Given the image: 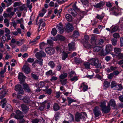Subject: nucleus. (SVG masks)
I'll return each mask as SVG.
<instances>
[{
	"instance_id": "nucleus-21",
	"label": "nucleus",
	"mask_w": 123,
	"mask_h": 123,
	"mask_svg": "<svg viewBox=\"0 0 123 123\" xmlns=\"http://www.w3.org/2000/svg\"><path fill=\"white\" fill-rule=\"evenodd\" d=\"M7 91H6L5 90H3L0 92V99L2 98H4L6 94Z\"/></svg>"
},
{
	"instance_id": "nucleus-63",
	"label": "nucleus",
	"mask_w": 123,
	"mask_h": 123,
	"mask_svg": "<svg viewBox=\"0 0 123 123\" xmlns=\"http://www.w3.org/2000/svg\"><path fill=\"white\" fill-rule=\"evenodd\" d=\"M57 27L59 30L62 29L63 28L62 24L61 23L59 24L58 25H57Z\"/></svg>"
},
{
	"instance_id": "nucleus-55",
	"label": "nucleus",
	"mask_w": 123,
	"mask_h": 123,
	"mask_svg": "<svg viewBox=\"0 0 123 123\" xmlns=\"http://www.w3.org/2000/svg\"><path fill=\"white\" fill-rule=\"evenodd\" d=\"M21 2H15L14 3L13 6L15 7L18 6H19L20 5Z\"/></svg>"
},
{
	"instance_id": "nucleus-16",
	"label": "nucleus",
	"mask_w": 123,
	"mask_h": 123,
	"mask_svg": "<svg viewBox=\"0 0 123 123\" xmlns=\"http://www.w3.org/2000/svg\"><path fill=\"white\" fill-rule=\"evenodd\" d=\"M68 11L69 13H71L73 16H75L77 14V12L74 9L70 8Z\"/></svg>"
},
{
	"instance_id": "nucleus-53",
	"label": "nucleus",
	"mask_w": 123,
	"mask_h": 123,
	"mask_svg": "<svg viewBox=\"0 0 123 123\" xmlns=\"http://www.w3.org/2000/svg\"><path fill=\"white\" fill-rule=\"evenodd\" d=\"M46 44H47L43 42L41 43L40 44V49H43L44 47Z\"/></svg>"
},
{
	"instance_id": "nucleus-3",
	"label": "nucleus",
	"mask_w": 123,
	"mask_h": 123,
	"mask_svg": "<svg viewBox=\"0 0 123 123\" xmlns=\"http://www.w3.org/2000/svg\"><path fill=\"white\" fill-rule=\"evenodd\" d=\"M29 64L26 63L24 65L22 68V70L25 73L28 74L31 71V69L29 67Z\"/></svg>"
},
{
	"instance_id": "nucleus-49",
	"label": "nucleus",
	"mask_w": 123,
	"mask_h": 123,
	"mask_svg": "<svg viewBox=\"0 0 123 123\" xmlns=\"http://www.w3.org/2000/svg\"><path fill=\"white\" fill-rule=\"evenodd\" d=\"M117 85V84L116 83L115 81H112L111 83V88H113L114 87H115Z\"/></svg>"
},
{
	"instance_id": "nucleus-2",
	"label": "nucleus",
	"mask_w": 123,
	"mask_h": 123,
	"mask_svg": "<svg viewBox=\"0 0 123 123\" xmlns=\"http://www.w3.org/2000/svg\"><path fill=\"white\" fill-rule=\"evenodd\" d=\"M90 64L92 66H95L96 68H99L101 66L99 60L95 58H92L90 61Z\"/></svg>"
},
{
	"instance_id": "nucleus-44",
	"label": "nucleus",
	"mask_w": 123,
	"mask_h": 123,
	"mask_svg": "<svg viewBox=\"0 0 123 123\" xmlns=\"http://www.w3.org/2000/svg\"><path fill=\"white\" fill-rule=\"evenodd\" d=\"M68 57V54L67 53L63 52L62 53V59L63 60H65L66 58Z\"/></svg>"
},
{
	"instance_id": "nucleus-22",
	"label": "nucleus",
	"mask_w": 123,
	"mask_h": 123,
	"mask_svg": "<svg viewBox=\"0 0 123 123\" xmlns=\"http://www.w3.org/2000/svg\"><path fill=\"white\" fill-rule=\"evenodd\" d=\"M30 0H27V1L26 5L27 7L29 8L30 12L31 11V8H32V4H30Z\"/></svg>"
},
{
	"instance_id": "nucleus-14",
	"label": "nucleus",
	"mask_w": 123,
	"mask_h": 123,
	"mask_svg": "<svg viewBox=\"0 0 123 123\" xmlns=\"http://www.w3.org/2000/svg\"><path fill=\"white\" fill-rule=\"evenodd\" d=\"M110 107L109 106H106L102 109V111L104 113H108L110 111Z\"/></svg>"
},
{
	"instance_id": "nucleus-18",
	"label": "nucleus",
	"mask_w": 123,
	"mask_h": 123,
	"mask_svg": "<svg viewBox=\"0 0 123 123\" xmlns=\"http://www.w3.org/2000/svg\"><path fill=\"white\" fill-rule=\"evenodd\" d=\"M23 100L24 102L26 103H30L31 102V101L30 100V98L27 97H24Z\"/></svg>"
},
{
	"instance_id": "nucleus-45",
	"label": "nucleus",
	"mask_w": 123,
	"mask_h": 123,
	"mask_svg": "<svg viewBox=\"0 0 123 123\" xmlns=\"http://www.w3.org/2000/svg\"><path fill=\"white\" fill-rule=\"evenodd\" d=\"M12 109V107L10 105H7L6 108V110L9 111H11Z\"/></svg>"
},
{
	"instance_id": "nucleus-41",
	"label": "nucleus",
	"mask_w": 123,
	"mask_h": 123,
	"mask_svg": "<svg viewBox=\"0 0 123 123\" xmlns=\"http://www.w3.org/2000/svg\"><path fill=\"white\" fill-rule=\"evenodd\" d=\"M108 53L106 50L105 51L104 50L102 49L100 55H101L104 56L106 55Z\"/></svg>"
},
{
	"instance_id": "nucleus-5",
	"label": "nucleus",
	"mask_w": 123,
	"mask_h": 123,
	"mask_svg": "<svg viewBox=\"0 0 123 123\" xmlns=\"http://www.w3.org/2000/svg\"><path fill=\"white\" fill-rule=\"evenodd\" d=\"M21 107L24 114H26L28 112L29 109L28 106L24 104H22L21 105Z\"/></svg>"
},
{
	"instance_id": "nucleus-19",
	"label": "nucleus",
	"mask_w": 123,
	"mask_h": 123,
	"mask_svg": "<svg viewBox=\"0 0 123 123\" xmlns=\"http://www.w3.org/2000/svg\"><path fill=\"white\" fill-rule=\"evenodd\" d=\"M105 3L103 2H100L97 4L94 5V6L97 8H100L101 7L103 6L105 4Z\"/></svg>"
},
{
	"instance_id": "nucleus-25",
	"label": "nucleus",
	"mask_w": 123,
	"mask_h": 123,
	"mask_svg": "<svg viewBox=\"0 0 123 123\" xmlns=\"http://www.w3.org/2000/svg\"><path fill=\"white\" fill-rule=\"evenodd\" d=\"M53 108L54 111H56L59 109L60 107L57 104L55 103L54 104Z\"/></svg>"
},
{
	"instance_id": "nucleus-29",
	"label": "nucleus",
	"mask_w": 123,
	"mask_h": 123,
	"mask_svg": "<svg viewBox=\"0 0 123 123\" xmlns=\"http://www.w3.org/2000/svg\"><path fill=\"white\" fill-rule=\"evenodd\" d=\"M74 61L75 63L77 64L80 63L82 62V61L79 58H77L76 57H75L74 58Z\"/></svg>"
},
{
	"instance_id": "nucleus-35",
	"label": "nucleus",
	"mask_w": 123,
	"mask_h": 123,
	"mask_svg": "<svg viewBox=\"0 0 123 123\" xmlns=\"http://www.w3.org/2000/svg\"><path fill=\"white\" fill-rule=\"evenodd\" d=\"M44 83L43 82H41L38 84H36V86L39 88H41L43 87L44 86Z\"/></svg>"
},
{
	"instance_id": "nucleus-61",
	"label": "nucleus",
	"mask_w": 123,
	"mask_h": 123,
	"mask_svg": "<svg viewBox=\"0 0 123 123\" xmlns=\"http://www.w3.org/2000/svg\"><path fill=\"white\" fill-rule=\"evenodd\" d=\"M16 21L18 23L21 24L23 22V19L22 18H21L17 20Z\"/></svg>"
},
{
	"instance_id": "nucleus-62",
	"label": "nucleus",
	"mask_w": 123,
	"mask_h": 123,
	"mask_svg": "<svg viewBox=\"0 0 123 123\" xmlns=\"http://www.w3.org/2000/svg\"><path fill=\"white\" fill-rule=\"evenodd\" d=\"M81 1L84 5L87 4L88 3V0H81Z\"/></svg>"
},
{
	"instance_id": "nucleus-42",
	"label": "nucleus",
	"mask_w": 123,
	"mask_h": 123,
	"mask_svg": "<svg viewBox=\"0 0 123 123\" xmlns=\"http://www.w3.org/2000/svg\"><path fill=\"white\" fill-rule=\"evenodd\" d=\"M117 39H116L114 38L112 39L111 40V41L112 44L114 46L116 45L117 44Z\"/></svg>"
},
{
	"instance_id": "nucleus-51",
	"label": "nucleus",
	"mask_w": 123,
	"mask_h": 123,
	"mask_svg": "<svg viewBox=\"0 0 123 123\" xmlns=\"http://www.w3.org/2000/svg\"><path fill=\"white\" fill-rule=\"evenodd\" d=\"M56 51L58 52L61 53L62 52L61 48L60 46H57L55 48Z\"/></svg>"
},
{
	"instance_id": "nucleus-58",
	"label": "nucleus",
	"mask_w": 123,
	"mask_h": 123,
	"mask_svg": "<svg viewBox=\"0 0 123 123\" xmlns=\"http://www.w3.org/2000/svg\"><path fill=\"white\" fill-rule=\"evenodd\" d=\"M39 121V120L38 119L35 118L33 119L32 122V123H38Z\"/></svg>"
},
{
	"instance_id": "nucleus-9",
	"label": "nucleus",
	"mask_w": 123,
	"mask_h": 123,
	"mask_svg": "<svg viewBox=\"0 0 123 123\" xmlns=\"http://www.w3.org/2000/svg\"><path fill=\"white\" fill-rule=\"evenodd\" d=\"M45 51L46 52L50 55L54 54L55 52V50L53 48L49 47L46 48Z\"/></svg>"
},
{
	"instance_id": "nucleus-48",
	"label": "nucleus",
	"mask_w": 123,
	"mask_h": 123,
	"mask_svg": "<svg viewBox=\"0 0 123 123\" xmlns=\"http://www.w3.org/2000/svg\"><path fill=\"white\" fill-rule=\"evenodd\" d=\"M48 65L52 68H54L55 66L54 62L52 61L48 63Z\"/></svg>"
},
{
	"instance_id": "nucleus-40",
	"label": "nucleus",
	"mask_w": 123,
	"mask_h": 123,
	"mask_svg": "<svg viewBox=\"0 0 123 123\" xmlns=\"http://www.w3.org/2000/svg\"><path fill=\"white\" fill-rule=\"evenodd\" d=\"M89 39V37L88 36L86 35L84 36V38L83 39V40L85 42H88Z\"/></svg>"
},
{
	"instance_id": "nucleus-27",
	"label": "nucleus",
	"mask_w": 123,
	"mask_h": 123,
	"mask_svg": "<svg viewBox=\"0 0 123 123\" xmlns=\"http://www.w3.org/2000/svg\"><path fill=\"white\" fill-rule=\"evenodd\" d=\"M66 18L67 20L69 21H71L72 20V16L69 14H67L66 15Z\"/></svg>"
},
{
	"instance_id": "nucleus-56",
	"label": "nucleus",
	"mask_w": 123,
	"mask_h": 123,
	"mask_svg": "<svg viewBox=\"0 0 123 123\" xmlns=\"http://www.w3.org/2000/svg\"><path fill=\"white\" fill-rule=\"evenodd\" d=\"M82 85H83V91H85L88 89V86H87L85 85L84 83H82Z\"/></svg>"
},
{
	"instance_id": "nucleus-28",
	"label": "nucleus",
	"mask_w": 123,
	"mask_h": 123,
	"mask_svg": "<svg viewBox=\"0 0 123 123\" xmlns=\"http://www.w3.org/2000/svg\"><path fill=\"white\" fill-rule=\"evenodd\" d=\"M57 39L61 41H64L65 40L64 37L61 35H58L56 36Z\"/></svg>"
},
{
	"instance_id": "nucleus-20",
	"label": "nucleus",
	"mask_w": 123,
	"mask_h": 123,
	"mask_svg": "<svg viewBox=\"0 0 123 123\" xmlns=\"http://www.w3.org/2000/svg\"><path fill=\"white\" fill-rule=\"evenodd\" d=\"M47 102V101H46L43 103L39 107V109L41 111H43L45 107V104Z\"/></svg>"
},
{
	"instance_id": "nucleus-1",
	"label": "nucleus",
	"mask_w": 123,
	"mask_h": 123,
	"mask_svg": "<svg viewBox=\"0 0 123 123\" xmlns=\"http://www.w3.org/2000/svg\"><path fill=\"white\" fill-rule=\"evenodd\" d=\"M86 114L85 112H82L80 113H77L75 116V120L77 122L80 121V120L82 121L84 120Z\"/></svg>"
},
{
	"instance_id": "nucleus-57",
	"label": "nucleus",
	"mask_w": 123,
	"mask_h": 123,
	"mask_svg": "<svg viewBox=\"0 0 123 123\" xmlns=\"http://www.w3.org/2000/svg\"><path fill=\"white\" fill-rule=\"evenodd\" d=\"M67 79H65L63 80H61L60 81L61 82V83L62 85H65L67 82Z\"/></svg>"
},
{
	"instance_id": "nucleus-24",
	"label": "nucleus",
	"mask_w": 123,
	"mask_h": 123,
	"mask_svg": "<svg viewBox=\"0 0 123 123\" xmlns=\"http://www.w3.org/2000/svg\"><path fill=\"white\" fill-rule=\"evenodd\" d=\"M119 29V27L117 25H116L114 26L112 29L111 31V32L112 33L114 32L117 31Z\"/></svg>"
},
{
	"instance_id": "nucleus-33",
	"label": "nucleus",
	"mask_w": 123,
	"mask_h": 123,
	"mask_svg": "<svg viewBox=\"0 0 123 123\" xmlns=\"http://www.w3.org/2000/svg\"><path fill=\"white\" fill-rule=\"evenodd\" d=\"M104 16V13H102L101 15L97 14L96 17V18L100 20H102Z\"/></svg>"
},
{
	"instance_id": "nucleus-11",
	"label": "nucleus",
	"mask_w": 123,
	"mask_h": 123,
	"mask_svg": "<svg viewBox=\"0 0 123 123\" xmlns=\"http://www.w3.org/2000/svg\"><path fill=\"white\" fill-rule=\"evenodd\" d=\"M74 30V28L73 26L70 23L66 25V31L67 32H69L72 31Z\"/></svg>"
},
{
	"instance_id": "nucleus-34",
	"label": "nucleus",
	"mask_w": 123,
	"mask_h": 123,
	"mask_svg": "<svg viewBox=\"0 0 123 123\" xmlns=\"http://www.w3.org/2000/svg\"><path fill=\"white\" fill-rule=\"evenodd\" d=\"M101 49V48L99 46H96L93 48V50L95 52H98Z\"/></svg>"
},
{
	"instance_id": "nucleus-10",
	"label": "nucleus",
	"mask_w": 123,
	"mask_h": 123,
	"mask_svg": "<svg viewBox=\"0 0 123 123\" xmlns=\"http://www.w3.org/2000/svg\"><path fill=\"white\" fill-rule=\"evenodd\" d=\"M18 76V79L21 83L25 81V77L22 73H19Z\"/></svg>"
},
{
	"instance_id": "nucleus-38",
	"label": "nucleus",
	"mask_w": 123,
	"mask_h": 123,
	"mask_svg": "<svg viewBox=\"0 0 123 123\" xmlns=\"http://www.w3.org/2000/svg\"><path fill=\"white\" fill-rule=\"evenodd\" d=\"M113 36L114 37V38L117 39V38H119L120 36L119 33H115L113 34Z\"/></svg>"
},
{
	"instance_id": "nucleus-17",
	"label": "nucleus",
	"mask_w": 123,
	"mask_h": 123,
	"mask_svg": "<svg viewBox=\"0 0 123 123\" xmlns=\"http://www.w3.org/2000/svg\"><path fill=\"white\" fill-rule=\"evenodd\" d=\"M112 49V46L111 45L108 44L106 46L105 50L108 53H109Z\"/></svg>"
},
{
	"instance_id": "nucleus-26",
	"label": "nucleus",
	"mask_w": 123,
	"mask_h": 123,
	"mask_svg": "<svg viewBox=\"0 0 123 123\" xmlns=\"http://www.w3.org/2000/svg\"><path fill=\"white\" fill-rule=\"evenodd\" d=\"M79 36V34L78 32L76 31H74L73 34V37L74 38H77Z\"/></svg>"
},
{
	"instance_id": "nucleus-60",
	"label": "nucleus",
	"mask_w": 123,
	"mask_h": 123,
	"mask_svg": "<svg viewBox=\"0 0 123 123\" xmlns=\"http://www.w3.org/2000/svg\"><path fill=\"white\" fill-rule=\"evenodd\" d=\"M5 31L6 33V34H10V31L9 29L7 28H5Z\"/></svg>"
},
{
	"instance_id": "nucleus-52",
	"label": "nucleus",
	"mask_w": 123,
	"mask_h": 123,
	"mask_svg": "<svg viewBox=\"0 0 123 123\" xmlns=\"http://www.w3.org/2000/svg\"><path fill=\"white\" fill-rule=\"evenodd\" d=\"M31 75L32 77L35 80H37L38 79V76L36 74L32 73Z\"/></svg>"
},
{
	"instance_id": "nucleus-32",
	"label": "nucleus",
	"mask_w": 123,
	"mask_h": 123,
	"mask_svg": "<svg viewBox=\"0 0 123 123\" xmlns=\"http://www.w3.org/2000/svg\"><path fill=\"white\" fill-rule=\"evenodd\" d=\"M123 89V87L121 84L117 85L115 87V89L116 90L120 91L121 90Z\"/></svg>"
},
{
	"instance_id": "nucleus-59",
	"label": "nucleus",
	"mask_w": 123,
	"mask_h": 123,
	"mask_svg": "<svg viewBox=\"0 0 123 123\" xmlns=\"http://www.w3.org/2000/svg\"><path fill=\"white\" fill-rule=\"evenodd\" d=\"M100 106L101 108L102 109L103 108L106 106L105 103V102H103L100 105Z\"/></svg>"
},
{
	"instance_id": "nucleus-54",
	"label": "nucleus",
	"mask_w": 123,
	"mask_h": 123,
	"mask_svg": "<svg viewBox=\"0 0 123 123\" xmlns=\"http://www.w3.org/2000/svg\"><path fill=\"white\" fill-rule=\"evenodd\" d=\"M47 44H49L50 46H53V42L51 40H47Z\"/></svg>"
},
{
	"instance_id": "nucleus-50",
	"label": "nucleus",
	"mask_w": 123,
	"mask_h": 123,
	"mask_svg": "<svg viewBox=\"0 0 123 123\" xmlns=\"http://www.w3.org/2000/svg\"><path fill=\"white\" fill-rule=\"evenodd\" d=\"M67 98L68 99V105H70V104L71 103L75 101L74 100L69 97Z\"/></svg>"
},
{
	"instance_id": "nucleus-46",
	"label": "nucleus",
	"mask_w": 123,
	"mask_h": 123,
	"mask_svg": "<svg viewBox=\"0 0 123 123\" xmlns=\"http://www.w3.org/2000/svg\"><path fill=\"white\" fill-rule=\"evenodd\" d=\"M117 58L118 59H121L123 58V54L121 53H119L116 55Z\"/></svg>"
},
{
	"instance_id": "nucleus-31",
	"label": "nucleus",
	"mask_w": 123,
	"mask_h": 123,
	"mask_svg": "<svg viewBox=\"0 0 123 123\" xmlns=\"http://www.w3.org/2000/svg\"><path fill=\"white\" fill-rule=\"evenodd\" d=\"M121 51V49L119 48H114V52L116 54H119L120 52Z\"/></svg>"
},
{
	"instance_id": "nucleus-36",
	"label": "nucleus",
	"mask_w": 123,
	"mask_h": 123,
	"mask_svg": "<svg viewBox=\"0 0 123 123\" xmlns=\"http://www.w3.org/2000/svg\"><path fill=\"white\" fill-rule=\"evenodd\" d=\"M90 63L89 62H86L84 63V65L86 69H90Z\"/></svg>"
},
{
	"instance_id": "nucleus-64",
	"label": "nucleus",
	"mask_w": 123,
	"mask_h": 123,
	"mask_svg": "<svg viewBox=\"0 0 123 123\" xmlns=\"http://www.w3.org/2000/svg\"><path fill=\"white\" fill-rule=\"evenodd\" d=\"M28 47L27 46L25 45H24L23 48H22V49L23 51H26L27 50Z\"/></svg>"
},
{
	"instance_id": "nucleus-8",
	"label": "nucleus",
	"mask_w": 123,
	"mask_h": 123,
	"mask_svg": "<svg viewBox=\"0 0 123 123\" xmlns=\"http://www.w3.org/2000/svg\"><path fill=\"white\" fill-rule=\"evenodd\" d=\"M93 111L95 117H98L101 114L99 108L97 106L95 107L93 110Z\"/></svg>"
},
{
	"instance_id": "nucleus-30",
	"label": "nucleus",
	"mask_w": 123,
	"mask_h": 123,
	"mask_svg": "<svg viewBox=\"0 0 123 123\" xmlns=\"http://www.w3.org/2000/svg\"><path fill=\"white\" fill-rule=\"evenodd\" d=\"M74 43H69L68 46L69 48V50H71L74 48Z\"/></svg>"
},
{
	"instance_id": "nucleus-12",
	"label": "nucleus",
	"mask_w": 123,
	"mask_h": 123,
	"mask_svg": "<svg viewBox=\"0 0 123 123\" xmlns=\"http://www.w3.org/2000/svg\"><path fill=\"white\" fill-rule=\"evenodd\" d=\"M37 60H36L32 64V65L35 67V64L36 63H38L40 65L42 66L43 65V60L41 58H37Z\"/></svg>"
},
{
	"instance_id": "nucleus-39",
	"label": "nucleus",
	"mask_w": 123,
	"mask_h": 123,
	"mask_svg": "<svg viewBox=\"0 0 123 123\" xmlns=\"http://www.w3.org/2000/svg\"><path fill=\"white\" fill-rule=\"evenodd\" d=\"M46 92L47 93L49 94V95H50L52 92V90L51 89H47L49 88V86H47L46 87Z\"/></svg>"
},
{
	"instance_id": "nucleus-7",
	"label": "nucleus",
	"mask_w": 123,
	"mask_h": 123,
	"mask_svg": "<svg viewBox=\"0 0 123 123\" xmlns=\"http://www.w3.org/2000/svg\"><path fill=\"white\" fill-rule=\"evenodd\" d=\"M35 56L37 58L44 57L46 56L45 53L43 51H40L39 52L35 54Z\"/></svg>"
},
{
	"instance_id": "nucleus-47",
	"label": "nucleus",
	"mask_w": 123,
	"mask_h": 123,
	"mask_svg": "<svg viewBox=\"0 0 123 123\" xmlns=\"http://www.w3.org/2000/svg\"><path fill=\"white\" fill-rule=\"evenodd\" d=\"M57 31L55 28H53L52 29L51 33L54 36H55L56 34Z\"/></svg>"
},
{
	"instance_id": "nucleus-37",
	"label": "nucleus",
	"mask_w": 123,
	"mask_h": 123,
	"mask_svg": "<svg viewBox=\"0 0 123 123\" xmlns=\"http://www.w3.org/2000/svg\"><path fill=\"white\" fill-rule=\"evenodd\" d=\"M68 74L67 73H63L61 74L59 76L60 79H63L65 78L67 76Z\"/></svg>"
},
{
	"instance_id": "nucleus-6",
	"label": "nucleus",
	"mask_w": 123,
	"mask_h": 123,
	"mask_svg": "<svg viewBox=\"0 0 123 123\" xmlns=\"http://www.w3.org/2000/svg\"><path fill=\"white\" fill-rule=\"evenodd\" d=\"M15 89L16 91L18 92L19 94H23L24 92L21 85L19 84L16 85L15 87Z\"/></svg>"
},
{
	"instance_id": "nucleus-15",
	"label": "nucleus",
	"mask_w": 123,
	"mask_h": 123,
	"mask_svg": "<svg viewBox=\"0 0 123 123\" xmlns=\"http://www.w3.org/2000/svg\"><path fill=\"white\" fill-rule=\"evenodd\" d=\"M104 42V41L103 39L96 40L95 41V44L96 45H101Z\"/></svg>"
},
{
	"instance_id": "nucleus-43",
	"label": "nucleus",
	"mask_w": 123,
	"mask_h": 123,
	"mask_svg": "<svg viewBox=\"0 0 123 123\" xmlns=\"http://www.w3.org/2000/svg\"><path fill=\"white\" fill-rule=\"evenodd\" d=\"M103 85L106 88H108L110 86V83L106 81H105L104 82Z\"/></svg>"
},
{
	"instance_id": "nucleus-4",
	"label": "nucleus",
	"mask_w": 123,
	"mask_h": 123,
	"mask_svg": "<svg viewBox=\"0 0 123 123\" xmlns=\"http://www.w3.org/2000/svg\"><path fill=\"white\" fill-rule=\"evenodd\" d=\"M16 115H15L14 118L17 119H20L23 118L24 117L21 111L19 110H17L16 111Z\"/></svg>"
},
{
	"instance_id": "nucleus-13",
	"label": "nucleus",
	"mask_w": 123,
	"mask_h": 123,
	"mask_svg": "<svg viewBox=\"0 0 123 123\" xmlns=\"http://www.w3.org/2000/svg\"><path fill=\"white\" fill-rule=\"evenodd\" d=\"M23 88L25 92H29L30 91V89L27 84L26 83L23 84Z\"/></svg>"
},
{
	"instance_id": "nucleus-23",
	"label": "nucleus",
	"mask_w": 123,
	"mask_h": 123,
	"mask_svg": "<svg viewBox=\"0 0 123 123\" xmlns=\"http://www.w3.org/2000/svg\"><path fill=\"white\" fill-rule=\"evenodd\" d=\"M110 105L112 106L115 107L116 106L115 101L113 99H111L109 101Z\"/></svg>"
}]
</instances>
